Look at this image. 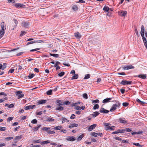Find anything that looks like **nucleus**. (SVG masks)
<instances>
[{
    "instance_id": "27",
    "label": "nucleus",
    "mask_w": 147,
    "mask_h": 147,
    "mask_svg": "<svg viewBox=\"0 0 147 147\" xmlns=\"http://www.w3.org/2000/svg\"><path fill=\"white\" fill-rule=\"evenodd\" d=\"M75 37H76L77 38H80L81 37V36L79 32H77V33H75Z\"/></svg>"
},
{
    "instance_id": "28",
    "label": "nucleus",
    "mask_w": 147,
    "mask_h": 147,
    "mask_svg": "<svg viewBox=\"0 0 147 147\" xmlns=\"http://www.w3.org/2000/svg\"><path fill=\"white\" fill-rule=\"evenodd\" d=\"M90 76V75L89 74H88L86 75L85 76V77L84 78V80H86L89 79Z\"/></svg>"
},
{
    "instance_id": "42",
    "label": "nucleus",
    "mask_w": 147,
    "mask_h": 147,
    "mask_svg": "<svg viewBox=\"0 0 147 147\" xmlns=\"http://www.w3.org/2000/svg\"><path fill=\"white\" fill-rule=\"evenodd\" d=\"M22 138V136H16L15 138V140H19L21 139Z\"/></svg>"
},
{
    "instance_id": "8",
    "label": "nucleus",
    "mask_w": 147,
    "mask_h": 147,
    "mask_svg": "<svg viewBox=\"0 0 147 147\" xmlns=\"http://www.w3.org/2000/svg\"><path fill=\"white\" fill-rule=\"evenodd\" d=\"M29 24L28 22H23L22 23V26L24 27L27 28L28 27Z\"/></svg>"
},
{
    "instance_id": "53",
    "label": "nucleus",
    "mask_w": 147,
    "mask_h": 147,
    "mask_svg": "<svg viewBox=\"0 0 147 147\" xmlns=\"http://www.w3.org/2000/svg\"><path fill=\"white\" fill-rule=\"evenodd\" d=\"M13 117H10L8 118L7 121H10L12 120L13 119Z\"/></svg>"
},
{
    "instance_id": "19",
    "label": "nucleus",
    "mask_w": 147,
    "mask_h": 147,
    "mask_svg": "<svg viewBox=\"0 0 147 147\" xmlns=\"http://www.w3.org/2000/svg\"><path fill=\"white\" fill-rule=\"evenodd\" d=\"M115 102L116 103L113 104L114 106L117 107H119L121 103H120L118 101H115Z\"/></svg>"
},
{
    "instance_id": "57",
    "label": "nucleus",
    "mask_w": 147,
    "mask_h": 147,
    "mask_svg": "<svg viewBox=\"0 0 147 147\" xmlns=\"http://www.w3.org/2000/svg\"><path fill=\"white\" fill-rule=\"evenodd\" d=\"M3 95L4 96H7V94L4 92H1L0 93V95Z\"/></svg>"
},
{
    "instance_id": "50",
    "label": "nucleus",
    "mask_w": 147,
    "mask_h": 147,
    "mask_svg": "<svg viewBox=\"0 0 147 147\" xmlns=\"http://www.w3.org/2000/svg\"><path fill=\"white\" fill-rule=\"evenodd\" d=\"M36 43L35 40L29 42L27 43V45H29V44H33V43Z\"/></svg>"
},
{
    "instance_id": "4",
    "label": "nucleus",
    "mask_w": 147,
    "mask_h": 147,
    "mask_svg": "<svg viewBox=\"0 0 147 147\" xmlns=\"http://www.w3.org/2000/svg\"><path fill=\"white\" fill-rule=\"evenodd\" d=\"M103 124L105 127V129L106 130H109L110 127V126L111 125V124L106 123H103Z\"/></svg>"
},
{
    "instance_id": "35",
    "label": "nucleus",
    "mask_w": 147,
    "mask_h": 147,
    "mask_svg": "<svg viewBox=\"0 0 147 147\" xmlns=\"http://www.w3.org/2000/svg\"><path fill=\"white\" fill-rule=\"evenodd\" d=\"M99 102V100L98 99L93 100H92V104L98 103Z\"/></svg>"
},
{
    "instance_id": "14",
    "label": "nucleus",
    "mask_w": 147,
    "mask_h": 147,
    "mask_svg": "<svg viewBox=\"0 0 147 147\" xmlns=\"http://www.w3.org/2000/svg\"><path fill=\"white\" fill-rule=\"evenodd\" d=\"M13 21H14V24H13V28H12V30H13L15 29V28H16V27L17 26V24L18 23V22L17 20H16V19H13Z\"/></svg>"
},
{
    "instance_id": "58",
    "label": "nucleus",
    "mask_w": 147,
    "mask_h": 147,
    "mask_svg": "<svg viewBox=\"0 0 147 147\" xmlns=\"http://www.w3.org/2000/svg\"><path fill=\"white\" fill-rule=\"evenodd\" d=\"M13 138L12 137H8L6 138V139L8 140H11Z\"/></svg>"
},
{
    "instance_id": "15",
    "label": "nucleus",
    "mask_w": 147,
    "mask_h": 147,
    "mask_svg": "<svg viewBox=\"0 0 147 147\" xmlns=\"http://www.w3.org/2000/svg\"><path fill=\"white\" fill-rule=\"evenodd\" d=\"M67 140L68 141H73L76 140V138L72 136L70 137L67 138Z\"/></svg>"
},
{
    "instance_id": "5",
    "label": "nucleus",
    "mask_w": 147,
    "mask_h": 147,
    "mask_svg": "<svg viewBox=\"0 0 147 147\" xmlns=\"http://www.w3.org/2000/svg\"><path fill=\"white\" fill-rule=\"evenodd\" d=\"M22 92V91H18L16 92V95L18 96V99L21 98L24 96V94H21Z\"/></svg>"
},
{
    "instance_id": "33",
    "label": "nucleus",
    "mask_w": 147,
    "mask_h": 147,
    "mask_svg": "<svg viewBox=\"0 0 147 147\" xmlns=\"http://www.w3.org/2000/svg\"><path fill=\"white\" fill-rule=\"evenodd\" d=\"M116 109V107L114 106V105H113L112 107L110 109V111H113L115 110Z\"/></svg>"
},
{
    "instance_id": "31",
    "label": "nucleus",
    "mask_w": 147,
    "mask_h": 147,
    "mask_svg": "<svg viewBox=\"0 0 147 147\" xmlns=\"http://www.w3.org/2000/svg\"><path fill=\"white\" fill-rule=\"evenodd\" d=\"M62 128V126H56L54 128H53V129H54L56 130H60Z\"/></svg>"
},
{
    "instance_id": "10",
    "label": "nucleus",
    "mask_w": 147,
    "mask_h": 147,
    "mask_svg": "<svg viewBox=\"0 0 147 147\" xmlns=\"http://www.w3.org/2000/svg\"><path fill=\"white\" fill-rule=\"evenodd\" d=\"M96 126V124H93L90 125L88 128V130L89 131H90L92 129H94Z\"/></svg>"
},
{
    "instance_id": "16",
    "label": "nucleus",
    "mask_w": 147,
    "mask_h": 147,
    "mask_svg": "<svg viewBox=\"0 0 147 147\" xmlns=\"http://www.w3.org/2000/svg\"><path fill=\"white\" fill-rule=\"evenodd\" d=\"M137 76L143 79H145L146 78V75L144 74H140L138 75Z\"/></svg>"
},
{
    "instance_id": "56",
    "label": "nucleus",
    "mask_w": 147,
    "mask_h": 147,
    "mask_svg": "<svg viewBox=\"0 0 147 147\" xmlns=\"http://www.w3.org/2000/svg\"><path fill=\"white\" fill-rule=\"evenodd\" d=\"M34 76V74H29V75L28 76V77L30 79L32 78Z\"/></svg>"
},
{
    "instance_id": "13",
    "label": "nucleus",
    "mask_w": 147,
    "mask_h": 147,
    "mask_svg": "<svg viewBox=\"0 0 147 147\" xmlns=\"http://www.w3.org/2000/svg\"><path fill=\"white\" fill-rule=\"evenodd\" d=\"M14 5L16 7H23V6L24 5H23L21 4L20 3H16L14 4Z\"/></svg>"
},
{
    "instance_id": "64",
    "label": "nucleus",
    "mask_w": 147,
    "mask_h": 147,
    "mask_svg": "<svg viewBox=\"0 0 147 147\" xmlns=\"http://www.w3.org/2000/svg\"><path fill=\"white\" fill-rule=\"evenodd\" d=\"M122 142L124 143L127 144L128 143V141L125 140H123L122 141Z\"/></svg>"
},
{
    "instance_id": "62",
    "label": "nucleus",
    "mask_w": 147,
    "mask_h": 147,
    "mask_svg": "<svg viewBox=\"0 0 147 147\" xmlns=\"http://www.w3.org/2000/svg\"><path fill=\"white\" fill-rule=\"evenodd\" d=\"M125 130V131H127V132H130L131 131V129L129 128H127L126 129H124Z\"/></svg>"
},
{
    "instance_id": "26",
    "label": "nucleus",
    "mask_w": 147,
    "mask_h": 147,
    "mask_svg": "<svg viewBox=\"0 0 147 147\" xmlns=\"http://www.w3.org/2000/svg\"><path fill=\"white\" fill-rule=\"evenodd\" d=\"M62 119V123H64L65 122H68L69 121L66 118L64 117H62L61 119Z\"/></svg>"
},
{
    "instance_id": "2",
    "label": "nucleus",
    "mask_w": 147,
    "mask_h": 147,
    "mask_svg": "<svg viewBox=\"0 0 147 147\" xmlns=\"http://www.w3.org/2000/svg\"><path fill=\"white\" fill-rule=\"evenodd\" d=\"M132 83V82L127 81L126 80H122L120 82V84L124 85H130Z\"/></svg>"
},
{
    "instance_id": "22",
    "label": "nucleus",
    "mask_w": 147,
    "mask_h": 147,
    "mask_svg": "<svg viewBox=\"0 0 147 147\" xmlns=\"http://www.w3.org/2000/svg\"><path fill=\"white\" fill-rule=\"evenodd\" d=\"M1 30L4 31L6 29V28L4 26V22H3L1 23Z\"/></svg>"
},
{
    "instance_id": "59",
    "label": "nucleus",
    "mask_w": 147,
    "mask_h": 147,
    "mask_svg": "<svg viewBox=\"0 0 147 147\" xmlns=\"http://www.w3.org/2000/svg\"><path fill=\"white\" fill-rule=\"evenodd\" d=\"M128 104H129L128 103H127V102H124V103H123V105L124 107L127 106L128 105Z\"/></svg>"
},
{
    "instance_id": "32",
    "label": "nucleus",
    "mask_w": 147,
    "mask_h": 147,
    "mask_svg": "<svg viewBox=\"0 0 147 147\" xmlns=\"http://www.w3.org/2000/svg\"><path fill=\"white\" fill-rule=\"evenodd\" d=\"M50 55L51 56H52L55 57H59V55L58 54L50 53Z\"/></svg>"
},
{
    "instance_id": "52",
    "label": "nucleus",
    "mask_w": 147,
    "mask_h": 147,
    "mask_svg": "<svg viewBox=\"0 0 147 147\" xmlns=\"http://www.w3.org/2000/svg\"><path fill=\"white\" fill-rule=\"evenodd\" d=\"M114 139L116 140H118L119 141L121 140V139L118 137H115L114 138Z\"/></svg>"
},
{
    "instance_id": "44",
    "label": "nucleus",
    "mask_w": 147,
    "mask_h": 147,
    "mask_svg": "<svg viewBox=\"0 0 147 147\" xmlns=\"http://www.w3.org/2000/svg\"><path fill=\"white\" fill-rule=\"evenodd\" d=\"M98 108H99V105L98 104L95 105L93 107V109L94 110L96 109H98Z\"/></svg>"
},
{
    "instance_id": "54",
    "label": "nucleus",
    "mask_w": 147,
    "mask_h": 147,
    "mask_svg": "<svg viewBox=\"0 0 147 147\" xmlns=\"http://www.w3.org/2000/svg\"><path fill=\"white\" fill-rule=\"evenodd\" d=\"M6 127H0V131H4L6 130Z\"/></svg>"
},
{
    "instance_id": "23",
    "label": "nucleus",
    "mask_w": 147,
    "mask_h": 147,
    "mask_svg": "<svg viewBox=\"0 0 147 147\" xmlns=\"http://www.w3.org/2000/svg\"><path fill=\"white\" fill-rule=\"evenodd\" d=\"M109 9V7L106 6H105L103 9V10L107 12H108Z\"/></svg>"
},
{
    "instance_id": "49",
    "label": "nucleus",
    "mask_w": 147,
    "mask_h": 147,
    "mask_svg": "<svg viewBox=\"0 0 147 147\" xmlns=\"http://www.w3.org/2000/svg\"><path fill=\"white\" fill-rule=\"evenodd\" d=\"M115 126H113L111 127H110L109 130L111 131L114 130H115Z\"/></svg>"
},
{
    "instance_id": "47",
    "label": "nucleus",
    "mask_w": 147,
    "mask_h": 147,
    "mask_svg": "<svg viewBox=\"0 0 147 147\" xmlns=\"http://www.w3.org/2000/svg\"><path fill=\"white\" fill-rule=\"evenodd\" d=\"M37 122V120L36 119H34L31 121V122L32 123H36Z\"/></svg>"
},
{
    "instance_id": "61",
    "label": "nucleus",
    "mask_w": 147,
    "mask_h": 147,
    "mask_svg": "<svg viewBox=\"0 0 147 147\" xmlns=\"http://www.w3.org/2000/svg\"><path fill=\"white\" fill-rule=\"evenodd\" d=\"M75 109L77 110H80L81 109V107L78 106H76L75 107Z\"/></svg>"
},
{
    "instance_id": "20",
    "label": "nucleus",
    "mask_w": 147,
    "mask_h": 147,
    "mask_svg": "<svg viewBox=\"0 0 147 147\" xmlns=\"http://www.w3.org/2000/svg\"><path fill=\"white\" fill-rule=\"evenodd\" d=\"M78 126V125L75 123H72L71 125H69V128H71L73 127H77Z\"/></svg>"
},
{
    "instance_id": "17",
    "label": "nucleus",
    "mask_w": 147,
    "mask_h": 147,
    "mask_svg": "<svg viewBox=\"0 0 147 147\" xmlns=\"http://www.w3.org/2000/svg\"><path fill=\"white\" fill-rule=\"evenodd\" d=\"M136 101L138 103L143 105L146 103L145 102L142 101L138 98H137L136 99Z\"/></svg>"
},
{
    "instance_id": "39",
    "label": "nucleus",
    "mask_w": 147,
    "mask_h": 147,
    "mask_svg": "<svg viewBox=\"0 0 147 147\" xmlns=\"http://www.w3.org/2000/svg\"><path fill=\"white\" fill-rule=\"evenodd\" d=\"M72 9L74 11L77 10L78 9V7L77 5H74L72 7Z\"/></svg>"
},
{
    "instance_id": "36",
    "label": "nucleus",
    "mask_w": 147,
    "mask_h": 147,
    "mask_svg": "<svg viewBox=\"0 0 147 147\" xmlns=\"http://www.w3.org/2000/svg\"><path fill=\"white\" fill-rule=\"evenodd\" d=\"M64 109V108L63 107H58L56 108V110H58L59 111H62Z\"/></svg>"
},
{
    "instance_id": "60",
    "label": "nucleus",
    "mask_w": 147,
    "mask_h": 147,
    "mask_svg": "<svg viewBox=\"0 0 147 147\" xmlns=\"http://www.w3.org/2000/svg\"><path fill=\"white\" fill-rule=\"evenodd\" d=\"M63 64L65 66H67V67H69L70 66V65L69 63H63Z\"/></svg>"
},
{
    "instance_id": "24",
    "label": "nucleus",
    "mask_w": 147,
    "mask_h": 147,
    "mask_svg": "<svg viewBox=\"0 0 147 147\" xmlns=\"http://www.w3.org/2000/svg\"><path fill=\"white\" fill-rule=\"evenodd\" d=\"M5 33V31L2 30H0V39L4 35Z\"/></svg>"
},
{
    "instance_id": "48",
    "label": "nucleus",
    "mask_w": 147,
    "mask_h": 147,
    "mask_svg": "<svg viewBox=\"0 0 147 147\" xmlns=\"http://www.w3.org/2000/svg\"><path fill=\"white\" fill-rule=\"evenodd\" d=\"M47 133L49 134H52L55 133V132L49 130L47 131Z\"/></svg>"
},
{
    "instance_id": "40",
    "label": "nucleus",
    "mask_w": 147,
    "mask_h": 147,
    "mask_svg": "<svg viewBox=\"0 0 147 147\" xmlns=\"http://www.w3.org/2000/svg\"><path fill=\"white\" fill-rule=\"evenodd\" d=\"M84 137V136L83 135H80L78 138L77 140L78 141H80L81 140L82 138Z\"/></svg>"
},
{
    "instance_id": "38",
    "label": "nucleus",
    "mask_w": 147,
    "mask_h": 147,
    "mask_svg": "<svg viewBox=\"0 0 147 147\" xmlns=\"http://www.w3.org/2000/svg\"><path fill=\"white\" fill-rule=\"evenodd\" d=\"M51 129L50 127H43V128H42V129L44 131H47Z\"/></svg>"
},
{
    "instance_id": "34",
    "label": "nucleus",
    "mask_w": 147,
    "mask_h": 147,
    "mask_svg": "<svg viewBox=\"0 0 147 147\" xmlns=\"http://www.w3.org/2000/svg\"><path fill=\"white\" fill-rule=\"evenodd\" d=\"M52 90H50L47 92V94L48 95H51L52 94Z\"/></svg>"
},
{
    "instance_id": "3",
    "label": "nucleus",
    "mask_w": 147,
    "mask_h": 147,
    "mask_svg": "<svg viewBox=\"0 0 147 147\" xmlns=\"http://www.w3.org/2000/svg\"><path fill=\"white\" fill-rule=\"evenodd\" d=\"M122 68L124 70H128L131 69H133L134 67L131 65H129L127 66H123Z\"/></svg>"
},
{
    "instance_id": "25",
    "label": "nucleus",
    "mask_w": 147,
    "mask_h": 147,
    "mask_svg": "<svg viewBox=\"0 0 147 147\" xmlns=\"http://www.w3.org/2000/svg\"><path fill=\"white\" fill-rule=\"evenodd\" d=\"M78 76L77 74H74V76L72 77L71 78V79L73 80V79H77L78 78Z\"/></svg>"
},
{
    "instance_id": "1",
    "label": "nucleus",
    "mask_w": 147,
    "mask_h": 147,
    "mask_svg": "<svg viewBox=\"0 0 147 147\" xmlns=\"http://www.w3.org/2000/svg\"><path fill=\"white\" fill-rule=\"evenodd\" d=\"M145 28L144 26L143 25H142L141 27V31H140V34L142 37V39H144L145 41H146L145 37L144 36L145 32Z\"/></svg>"
},
{
    "instance_id": "41",
    "label": "nucleus",
    "mask_w": 147,
    "mask_h": 147,
    "mask_svg": "<svg viewBox=\"0 0 147 147\" xmlns=\"http://www.w3.org/2000/svg\"><path fill=\"white\" fill-rule=\"evenodd\" d=\"M83 97L86 99H87L88 98L87 94L86 93H84L83 94Z\"/></svg>"
},
{
    "instance_id": "18",
    "label": "nucleus",
    "mask_w": 147,
    "mask_h": 147,
    "mask_svg": "<svg viewBox=\"0 0 147 147\" xmlns=\"http://www.w3.org/2000/svg\"><path fill=\"white\" fill-rule=\"evenodd\" d=\"M55 119H53L49 117H46V121L49 122H53Z\"/></svg>"
},
{
    "instance_id": "29",
    "label": "nucleus",
    "mask_w": 147,
    "mask_h": 147,
    "mask_svg": "<svg viewBox=\"0 0 147 147\" xmlns=\"http://www.w3.org/2000/svg\"><path fill=\"white\" fill-rule=\"evenodd\" d=\"M91 135L92 136L96 137H97L98 136V133L92 132L91 133Z\"/></svg>"
},
{
    "instance_id": "45",
    "label": "nucleus",
    "mask_w": 147,
    "mask_h": 147,
    "mask_svg": "<svg viewBox=\"0 0 147 147\" xmlns=\"http://www.w3.org/2000/svg\"><path fill=\"white\" fill-rule=\"evenodd\" d=\"M26 32L25 31H22L21 32L20 36H22L23 35L26 34Z\"/></svg>"
},
{
    "instance_id": "55",
    "label": "nucleus",
    "mask_w": 147,
    "mask_h": 147,
    "mask_svg": "<svg viewBox=\"0 0 147 147\" xmlns=\"http://www.w3.org/2000/svg\"><path fill=\"white\" fill-rule=\"evenodd\" d=\"M64 104L66 105H68L70 104V102L68 101H66L64 102Z\"/></svg>"
},
{
    "instance_id": "9",
    "label": "nucleus",
    "mask_w": 147,
    "mask_h": 147,
    "mask_svg": "<svg viewBox=\"0 0 147 147\" xmlns=\"http://www.w3.org/2000/svg\"><path fill=\"white\" fill-rule=\"evenodd\" d=\"M113 98V97L112 98H107L104 99L102 101V103H105L110 102V100H111Z\"/></svg>"
},
{
    "instance_id": "11",
    "label": "nucleus",
    "mask_w": 147,
    "mask_h": 147,
    "mask_svg": "<svg viewBox=\"0 0 147 147\" xmlns=\"http://www.w3.org/2000/svg\"><path fill=\"white\" fill-rule=\"evenodd\" d=\"M119 122L121 123L125 124L127 123V121H126L125 120V119L124 118H120L119 119Z\"/></svg>"
},
{
    "instance_id": "43",
    "label": "nucleus",
    "mask_w": 147,
    "mask_h": 147,
    "mask_svg": "<svg viewBox=\"0 0 147 147\" xmlns=\"http://www.w3.org/2000/svg\"><path fill=\"white\" fill-rule=\"evenodd\" d=\"M118 133H124L125 132V130L124 129H118Z\"/></svg>"
},
{
    "instance_id": "21",
    "label": "nucleus",
    "mask_w": 147,
    "mask_h": 147,
    "mask_svg": "<svg viewBox=\"0 0 147 147\" xmlns=\"http://www.w3.org/2000/svg\"><path fill=\"white\" fill-rule=\"evenodd\" d=\"M46 102L47 100H42L38 101V105L43 104L46 103Z\"/></svg>"
},
{
    "instance_id": "63",
    "label": "nucleus",
    "mask_w": 147,
    "mask_h": 147,
    "mask_svg": "<svg viewBox=\"0 0 147 147\" xmlns=\"http://www.w3.org/2000/svg\"><path fill=\"white\" fill-rule=\"evenodd\" d=\"M75 118V115L74 114H72L70 118L72 119H73Z\"/></svg>"
},
{
    "instance_id": "30",
    "label": "nucleus",
    "mask_w": 147,
    "mask_h": 147,
    "mask_svg": "<svg viewBox=\"0 0 147 147\" xmlns=\"http://www.w3.org/2000/svg\"><path fill=\"white\" fill-rule=\"evenodd\" d=\"M99 113H98V112L96 111V112H94V113L93 114H92V115L93 117H95L96 116H98V115H99Z\"/></svg>"
},
{
    "instance_id": "12",
    "label": "nucleus",
    "mask_w": 147,
    "mask_h": 147,
    "mask_svg": "<svg viewBox=\"0 0 147 147\" xmlns=\"http://www.w3.org/2000/svg\"><path fill=\"white\" fill-rule=\"evenodd\" d=\"M119 13V14L121 16H125L127 14V12L126 11H122Z\"/></svg>"
},
{
    "instance_id": "6",
    "label": "nucleus",
    "mask_w": 147,
    "mask_h": 147,
    "mask_svg": "<svg viewBox=\"0 0 147 147\" xmlns=\"http://www.w3.org/2000/svg\"><path fill=\"white\" fill-rule=\"evenodd\" d=\"M36 106V105H30L29 106H27L26 107H24V109L26 110H28L29 109H33Z\"/></svg>"
},
{
    "instance_id": "37",
    "label": "nucleus",
    "mask_w": 147,
    "mask_h": 147,
    "mask_svg": "<svg viewBox=\"0 0 147 147\" xmlns=\"http://www.w3.org/2000/svg\"><path fill=\"white\" fill-rule=\"evenodd\" d=\"M25 67V66L24 65V64H22L20 65H19L18 70H21L22 69V67H24V68Z\"/></svg>"
},
{
    "instance_id": "46",
    "label": "nucleus",
    "mask_w": 147,
    "mask_h": 147,
    "mask_svg": "<svg viewBox=\"0 0 147 147\" xmlns=\"http://www.w3.org/2000/svg\"><path fill=\"white\" fill-rule=\"evenodd\" d=\"M64 74H65L64 72L62 71V72H61V73H59L58 74V75L59 77H61L62 76H63V75H64Z\"/></svg>"
},
{
    "instance_id": "7",
    "label": "nucleus",
    "mask_w": 147,
    "mask_h": 147,
    "mask_svg": "<svg viewBox=\"0 0 147 147\" xmlns=\"http://www.w3.org/2000/svg\"><path fill=\"white\" fill-rule=\"evenodd\" d=\"M109 111L105 109L104 108H102L100 110V112L103 113H107L109 112Z\"/></svg>"
},
{
    "instance_id": "51",
    "label": "nucleus",
    "mask_w": 147,
    "mask_h": 147,
    "mask_svg": "<svg viewBox=\"0 0 147 147\" xmlns=\"http://www.w3.org/2000/svg\"><path fill=\"white\" fill-rule=\"evenodd\" d=\"M133 144L134 145L136 146H138V147L141 146L140 144L138 143H133Z\"/></svg>"
}]
</instances>
